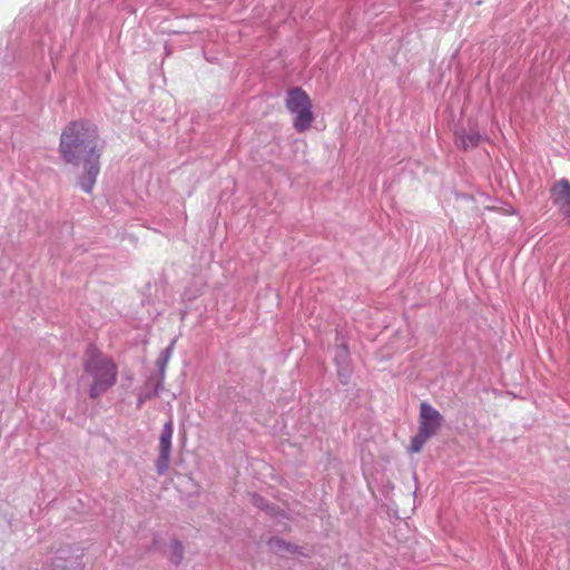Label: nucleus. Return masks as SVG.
<instances>
[{
    "mask_svg": "<svg viewBox=\"0 0 570 570\" xmlns=\"http://www.w3.org/2000/svg\"><path fill=\"white\" fill-rule=\"evenodd\" d=\"M100 145L97 126L87 120L69 122L61 132L59 151L61 158L73 166H82L80 188L90 194L100 171Z\"/></svg>",
    "mask_w": 570,
    "mask_h": 570,
    "instance_id": "nucleus-1",
    "label": "nucleus"
},
{
    "mask_svg": "<svg viewBox=\"0 0 570 570\" xmlns=\"http://www.w3.org/2000/svg\"><path fill=\"white\" fill-rule=\"evenodd\" d=\"M116 364L95 346L89 345L83 358V373L79 386L88 387V395L96 400L106 393L117 381Z\"/></svg>",
    "mask_w": 570,
    "mask_h": 570,
    "instance_id": "nucleus-2",
    "label": "nucleus"
},
{
    "mask_svg": "<svg viewBox=\"0 0 570 570\" xmlns=\"http://www.w3.org/2000/svg\"><path fill=\"white\" fill-rule=\"evenodd\" d=\"M444 422L442 414L426 402L420 404L419 431L412 438L410 451L417 453L425 442L434 436Z\"/></svg>",
    "mask_w": 570,
    "mask_h": 570,
    "instance_id": "nucleus-3",
    "label": "nucleus"
},
{
    "mask_svg": "<svg viewBox=\"0 0 570 570\" xmlns=\"http://www.w3.org/2000/svg\"><path fill=\"white\" fill-rule=\"evenodd\" d=\"M285 105L288 111L295 115L293 127L298 132L307 130L314 120L312 102L308 95L299 87L291 88L287 91Z\"/></svg>",
    "mask_w": 570,
    "mask_h": 570,
    "instance_id": "nucleus-4",
    "label": "nucleus"
},
{
    "mask_svg": "<svg viewBox=\"0 0 570 570\" xmlns=\"http://www.w3.org/2000/svg\"><path fill=\"white\" fill-rule=\"evenodd\" d=\"M173 433V420L168 419V421L164 424L159 435V454L155 461V468L159 475H164L169 469Z\"/></svg>",
    "mask_w": 570,
    "mask_h": 570,
    "instance_id": "nucleus-5",
    "label": "nucleus"
},
{
    "mask_svg": "<svg viewBox=\"0 0 570 570\" xmlns=\"http://www.w3.org/2000/svg\"><path fill=\"white\" fill-rule=\"evenodd\" d=\"M551 193L553 204L570 220V183L567 179L559 180L553 185Z\"/></svg>",
    "mask_w": 570,
    "mask_h": 570,
    "instance_id": "nucleus-6",
    "label": "nucleus"
},
{
    "mask_svg": "<svg viewBox=\"0 0 570 570\" xmlns=\"http://www.w3.org/2000/svg\"><path fill=\"white\" fill-rule=\"evenodd\" d=\"M337 341V350L335 353V363L337 366V374L343 384L347 383L350 377V351L347 344L340 337H336Z\"/></svg>",
    "mask_w": 570,
    "mask_h": 570,
    "instance_id": "nucleus-7",
    "label": "nucleus"
},
{
    "mask_svg": "<svg viewBox=\"0 0 570 570\" xmlns=\"http://www.w3.org/2000/svg\"><path fill=\"white\" fill-rule=\"evenodd\" d=\"M454 135L456 146L464 150L476 147L481 141L479 131L474 129H459Z\"/></svg>",
    "mask_w": 570,
    "mask_h": 570,
    "instance_id": "nucleus-8",
    "label": "nucleus"
},
{
    "mask_svg": "<svg viewBox=\"0 0 570 570\" xmlns=\"http://www.w3.org/2000/svg\"><path fill=\"white\" fill-rule=\"evenodd\" d=\"M269 549L274 553H282V552H288V553H295L296 547L286 542L285 540L273 537L267 542Z\"/></svg>",
    "mask_w": 570,
    "mask_h": 570,
    "instance_id": "nucleus-9",
    "label": "nucleus"
},
{
    "mask_svg": "<svg viewBox=\"0 0 570 570\" xmlns=\"http://www.w3.org/2000/svg\"><path fill=\"white\" fill-rule=\"evenodd\" d=\"M168 559L175 566H179L181 563V561L184 559V547L179 540H177V539L170 540Z\"/></svg>",
    "mask_w": 570,
    "mask_h": 570,
    "instance_id": "nucleus-10",
    "label": "nucleus"
},
{
    "mask_svg": "<svg viewBox=\"0 0 570 570\" xmlns=\"http://www.w3.org/2000/svg\"><path fill=\"white\" fill-rule=\"evenodd\" d=\"M149 384L150 381L147 382L146 390L139 394L137 400V407H141L147 400L158 396L160 391L164 389L161 382H157L153 389H149Z\"/></svg>",
    "mask_w": 570,
    "mask_h": 570,
    "instance_id": "nucleus-11",
    "label": "nucleus"
},
{
    "mask_svg": "<svg viewBox=\"0 0 570 570\" xmlns=\"http://www.w3.org/2000/svg\"><path fill=\"white\" fill-rule=\"evenodd\" d=\"M167 363L168 361L165 360V358H161L158 356L157 361H156V365L159 370V379H158V382H161L164 384V381H165V372H166V366H167Z\"/></svg>",
    "mask_w": 570,
    "mask_h": 570,
    "instance_id": "nucleus-12",
    "label": "nucleus"
},
{
    "mask_svg": "<svg viewBox=\"0 0 570 570\" xmlns=\"http://www.w3.org/2000/svg\"><path fill=\"white\" fill-rule=\"evenodd\" d=\"M252 502L254 505H256L257 508H259L262 510H268V508H269L267 500L257 494H253Z\"/></svg>",
    "mask_w": 570,
    "mask_h": 570,
    "instance_id": "nucleus-13",
    "label": "nucleus"
},
{
    "mask_svg": "<svg viewBox=\"0 0 570 570\" xmlns=\"http://www.w3.org/2000/svg\"><path fill=\"white\" fill-rule=\"evenodd\" d=\"M174 343H175V341H173V342H171V344H170L168 347H166V348L160 353L159 357H161V358H165V360L169 361V358H170V356H171V353H173V346H174Z\"/></svg>",
    "mask_w": 570,
    "mask_h": 570,
    "instance_id": "nucleus-14",
    "label": "nucleus"
}]
</instances>
